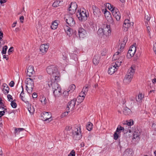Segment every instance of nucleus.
Instances as JSON below:
<instances>
[{
	"label": "nucleus",
	"mask_w": 156,
	"mask_h": 156,
	"mask_svg": "<svg viewBox=\"0 0 156 156\" xmlns=\"http://www.w3.org/2000/svg\"><path fill=\"white\" fill-rule=\"evenodd\" d=\"M24 130V129L23 128H16L15 130V133L18 134L20 131H23Z\"/></svg>",
	"instance_id": "nucleus-44"
},
{
	"label": "nucleus",
	"mask_w": 156,
	"mask_h": 156,
	"mask_svg": "<svg viewBox=\"0 0 156 156\" xmlns=\"http://www.w3.org/2000/svg\"><path fill=\"white\" fill-rule=\"evenodd\" d=\"M139 133L136 132V131H135L133 133V139H136L137 140H138L139 139Z\"/></svg>",
	"instance_id": "nucleus-35"
},
{
	"label": "nucleus",
	"mask_w": 156,
	"mask_h": 156,
	"mask_svg": "<svg viewBox=\"0 0 156 156\" xmlns=\"http://www.w3.org/2000/svg\"><path fill=\"white\" fill-rule=\"evenodd\" d=\"M58 25L57 21L55 20L52 23L51 27V29L55 30L57 28Z\"/></svg>",
	"instance_id": "nucleus-31"
},
{
	"label": "nucleus",
	"mask_w": 156,
	"mask_h": 156,
	"mask_svg": "<svg viewBox=\"0 0 156 156\" xmlns=\"http://www.w3.org/2000/svg\"><path fill=\"white\" fill-rule=\"evenodd\" d=\"M14 82L12 81L9 84V85L11 87H12L14 86Z\"/></svg>",
	"instance_id": "nucleus-54"
},
{
	"label": "nucleus",
	"mask_w": 156,
	"mask_h": 156,
	"mask_svg": "<svg viewBox=\"0 0 156 156\" xmlns=\"http://www.w3.org/2000/svg\"><path fill=\"white\" fill-rule=\"evenodd\" d=\"M121 55V53L119 51L116 52L113 55L112 58L113 60H115L119 58L120 57Z\"/></svg>",
	"instance_id": "nucleus-26"
},
{
	"label": "nucleus",
	"mask_w": 156,
	"mask_h": 156,
	"mask_svg": "<svg viewBox=\"0 0 156 156\" xmlns=\"http://www.w3.org/2000/svg\"><path fill=\"white\" fill-rule=\"evenodd\" d=\"M49 48V44H41L40 47V51L43 54L46 53L48 51Z\"/></svg>",
	"instance_id": "nucleus-15"
},
{
	"label": "nucleus",
	"mask_w": 156,
	"mask_h": 156,
	"mask_svg": "<svg viewBox=\"0 0 156 156\" xmlns=\"http://www.w3.org/2000/svg\"><path fill=\"white\" fill-rule=\"evenodd\" d=\"M8 55H4L3 56V58H5L6 60H7L8 59V58L7 57Z\"/></svg>",
	"instance_id": "nucleus-62"
},
{
	"label": "nucleus",
	"mask_w": 156,
	"mask_h": 156,
	"mask_svg": "<svg viewBox=\"0 0 156 156\" xmlns=\"http://www.w3.org/2000/svg\"><path fill=\"white\" fill-rule=\"evenodd\" d=\"M133 22H131L128 20H125L123 25V28L124 30L126 31L129 28L133 26Z\"/></svg>",
	"instance_id": "nucleus-11"
},
{
	"label": "nucleus",
	"mask_w": 156,
	"mask_h": 156,
	"mask_svg": "<svg viewBox=\"0 0 156 156\" xmlns=\"http://www.w3.org/2000/svg\"><path fill=\"white\" fill-rule=\"evenodd\" d=\"M71 128L70 126H67L66 127L65 130L67 131L71 129Z\"/></svg>",
	"instance_id": "nucleus-59"
},
{
	"label": "nucleus",
	"mask_w": 156,
	"mask_h": 156,
	"mask_svg": "<svg viewBox=\"0 0 156 156\" xmlns=\"http://www.w3.org/2000/svg\"><path fill=\"white\" fill-rule=\"evenodd\" d=\"M73 137L74 140H79L82 137L80 128H74L72 131Z\"/></svg>",
	"instance_id": "nucleus-4"
},
{
	"label": "nucleus",
	"mask_w": 156,
	"mask_h": 156,
	"mask_svg": "<svg viewBox=\"0 0 156 156\" xmlns=\"http://www.w3.org/2000/svg\"><path fill=\"white\" fill-rule=\"evenodd\" d=\"M152 127L153 129L156 131V122L153 124Z\"/></svg>",
	"instance_id": "nucleus-50"
},
{
	"label": "nucleus",
	"mask_w": 156,
	"mask_h": 156,
	"mask_svg": "<svg viewBox=\"0 0 156 156\" xmlns=\"http://www.w3.org/2000/svg\"><path fill=\"white\" fill-rule=\"evenodd\" d=\"M13 48L12 47H11L9 48L8 52V53L9 54H10L9 53L12 51L13 50Z\"/></svg>",
	"instance_id": "nucleus-53"
},
{
	"label": "nucleus",
	"mask_w": 156,
	"mask_h": 156,
	"mask_svg": "<svg viewBox=\"0 0 156 156\" xmlns=\"http://www.w3.org/2000/svg\"><path fill=\"white\" fill-rule=\"evenodd\" d=\"M123 112L124 115H130L132 114L131 110L127 107H126L124 108Z\"/></svg>",
	"instance_id": "nucleus-25"
},
{
	"label": "nucleus",
	"mask_w": 156,
	"mask_h": 156,
	"mask_svg": "<svg viewBox=\"0 0 156 156\" xmlns=\"http://www.w3.org/2000/svg\"><path fill=\"white\" fill-rule=\"evenodd\" d=\"M21 87L22 89V91L20 95V98L23 101H25V98L24 96V93L23 92V88L22 85H21Z\"/></svg>",
	"instance_id": "nucleus-39"
},
{
	"label": "nucleus",
	"mask_w": 156,
	"mask_h": 156,
	"mask_svg": "<svg viewBox=\"0 0 156 156\" xmlns=\"http://www.w3.org/2000/svg\"><path fill=\"white\" fill-rule=\"evenodd\" d=\"M37 95L35 93H34L32 95V97L33 98H36L37 97Z\"/></svg>",
	"instance_id": "nucleus-56"
},
{
	"label": "nucleus",
	"mask_w": 156,
	"mask_h": 156,
	"mask_svg": "<svg viewBox=\"0 0 156 156\" xmlns=\"http://www.w3.org/2000/svg\"><path fill=\"white\" fill-rule=\"evenodd\" d=\"M6 110H4L2 111H0V118L2 117V116L4 115L5 113V111Z\"/></svg>",
	"instance_id": "nucleus-49"
},
{
	"label": "nucleus",
	"mask_w": 156,
	"mask_h": 156,
	"mask_svg": "<svg viewBox=\"0 0 156 156\" xmlns=\"http://www.w3.org/2000/svg\"><path fill=\"white\" fill-rule=\"evenodd\" d=\"M104 35H105L107 38L111 35V31L110 27L108 25H105L104 27Z\"/></svg>",
	"instance_id": "nucleus-12"
},
{
	"label": "nucleus",
	"mask_w": 156,
	"mask_h": 156,
	"mask_svg": "<svg viewBox=\"0 0 156 156\" xmlns=\"http://www.w3.org/2000/svg\"><path fill=\"white\" fill-rule=\"evenodd\" d=\"M88 16V13L84 9L78 10L76 13L77 17L81 21H85L87 19Z\"/></svg>",
	"instance_id": "nucleus-2"
},
{
	"label": "nucleus",
	"mask_w": 156,
	"mask_h": 156,
	"mask_svg": "<svg viewBox=\"0 0 156 156\" xmlns=\"http://www.w3.org/2000/svg\"><path fill=\"white\" fill-rule=\"evenodd\" d=\"M26 84V89L29 94H31L33 91V89L34 87L33 79L28 78L25 81Z\"/></svg>",
	"instance_id": "nucleus-3"
},
{
	"label": "nucleus",
	"mask_w": 156,
	"mask_h": 156,
	"mask_svg": "<svg viewBox=\"0 0 156 156\" xmlns=\"http://www.w3.org/2000/svg\"><path fill=\"white\" fill-rule=\"evenodd\" d=\"M53 90V93L55 97H59L62 94L61 89V88H58L57 90Z\"/></svg>",
	"instance_id": "nucleus-24"
},
{
	"label": "nucleus",
	"mask_w": 156,
	"mask_h": 156,
	"mask_svg": "<svg viewBox=\"0 0 156 156\" xmlns=\"http://www.w3.org/2000/svg\"><path fill=\"white\" fill-rule=\"evenodd\" d=\"M34 67L32 66H30L28 67L27 70V75L30 77L31 75L34 73Z\"/></svg>",
	"instance_id": "nucleus-23"
},
{
	"label": "nucleus",
	"mask_w": 156,
	"mask_h": 156,
	"mask_svg": "<svg viewBox=\"0 0 156 156\" xmlns=\"http://www.w3.org/2000/svg\"><path fill=\"white\" fill-rule=\"evenodd\" d=\"M3 36V33L0 32V39L1 40L2 37Z\"/></svg>",
	"instance_id": "nucleus-63"
},
{
	"label": "nucleus",
	"mask_w": 156,
	"mask_h": 156,
	"mask_svg": "<svg viewBox=\"0 0 156 156\" xmlns=\"http://www.w3.org/2000/svg\"><path fill=\"white\" fill-rule=\"evenodd\" d=\"M152 82L153 83H156V79L155 78L153 79L152 80Z\"/></svg>",
	"instance_id": "nucleus-64"
},
{
	"label": "nucleus",
	"mask_w": 156,
	"mask_h": 156,
	"mask_svg": "<svg viewBox=\"0 0 156 156\" xmlns=\"http://www.w3.org/2000/svg\"><path fill=\"white\" fill-rule=\"evenodd\" d=\"M126 156H133V153L132 150L130 149H127L125 151Z\"/></svg>",
	"instance_id": "nucleus-29"
},
{
	"label": "nucleus",
	"mask_w": 156,
	"mask_h": 156,
	"mask_svg": "<svg viewBox=\"0 0 156 156\" xmlns=\"http://www.w3.org/2000/svg\"><path fill=\"white\" fill-rule=\"evenodd\" d=\"M125 124L128 126V129H129L130 126L133 124V121L132 120H130L129 121H126Z\"/></svg>",
	"instance_id": "nucleus-40"
},
{
	"label": "nucleus",
	"mask_w": 156,
	"mask_h": 156,
	"mask_svg": "<svg viewBox=\"0 0 156 156\" xmlns=\"http://www.w3.org/2000/svg\"><path fill=\"white\" fill-rule=\"evenodd\" d=\"M99 58L97 56H94L93 59V62L95 65H97L99 63Z\"/></svg>",
	"instance_id": "nucleus-33"
},
{
	"label": "nucleus",
	"mask_w": 156,
	"mask_h": 156,
	"mask_svg": "<svg viewBox=\"0 0 156 156\" xmlns=\"http://www.w3.org/2000/svg\"><path fill=\"white\" fill-rule=\"evenodd\" d=\"M125 46V44H121L120 45V51H121V49H122Z\"/></svg>",
	"instance_id": "nucleus-58"
},
{
	"label": "nucleus",
	"mask_w": 156,
	"mask_h": 156,
	"mask_svg": "<svg viewBox=\"0 0 156 156\" xmlns=\"http://www.w3.org/2000/svg\"><path fill=\"white\" fill-rule=\"evenodd\" d=\"M28 110L29 112L31 114H33V113L34 112V110L33 109L32 110H31V108H28Z\"/></svg>",
	"instance_id": "nucleus-52"
},
{
	"label": "nucleus",
	"mask_w": 156,
	"mask_h": 156,
	"mask_svg": "<svg viewBox=\"0 0 156 156\" xmlns=\"http://www.w3.org/2000/svg\"><path fill=\"white\" fill-rule=\"evenodd\" d=\"M121 62L120 61V62H118L117 63L115 62V64H113L108 69V73L111 75L113 74L116 71L119 66L121 65Z\"/></svg>",
	"instance_id": "nucleus-6"
},
{
	"label": "nucleus",
	"mask_w": 156,
	"mask_h": 156,
	"mask_svg": "<svg viewBox=\"0 0 156 156\" xmlns=\"http://www.w3.org/2000/svg\"><path fill=\"white\" fill-rule=\"evenodd\" d=\"M6 2V0H0V3L2 4L3 3H5Z\"/></svg>",
	"instance_id": "nucleus-61"
},
{
	"label": "nucleus",
	"mask_w": 156,
	"mask_h": 156,
	"mask_svg": "<svg viewBox=\"0 0 156 156\" xmlns=\"http://www.w3.org/2000/svg\"><path fill=\"white\" fill-rule=\"evenodd\" d=\"M69 92H68V91H65L63 92V94L64 95H68Z\"/></svg>",
	"instance_id": "nucleus-55"
},
{
	"label": "nucleus",
	"mask_w": 156,
	"mask_h": 156,
	"mask_svg": "<svg viewBox=\"0 0 156 156\" xmlns=\"http://www.w3.org/2000/svg\"><path fill=\"white\" fill-rule=\"evenodd\" d=\"M54 80H53V81ZM58 81L56 80H55L54 81H52V80L49 81L48 83V86L49 87H51L53 90H57L58 88H61L59 85L57 83V82Z\"/></svg>",
	"instance_id": "nucleus-9"
},
{
	"label": "nucleus",
	"mask_w": 156,
	"mask_h": 156,
	"mask_svg": "<svg viewBox=\"0 0 156 156\" xmlns=\"http://www.w3.org/2000/svg\"><path fill=\"white\" fill-rule=\"evenodd\" d=\"M106 6L108 8L112 11H112L113 10H115V9H116L115 8V7H113V6L111 4L109 3H107L106 5Z\"/></svg>",
	"instance_id": "nucleus-36"
},
{
	"label": "nucleus",
	"mask_w": 156,
	"mask_h": 156,
	"mask_svg": "<svg viewBox=\"0 0 156 156\" xmlns=\"http://www.w3.org/2000/svg\"><path fill=\"white\" fill-rule=\"evenodd\" d=\"M51 117V115L50 113L44 112L41 114V120L44 121L48 120V121L50 122L52 120Z\"/></svg>",
	"instance_id": "nucleus-7"
},
{
	"label": "nucleus",
	"mask_w": 156,
	"mask_h": 156,
	"mask_svg": "<svg viewBox=\"0 0 156 156\" xmlns=\"http://www.w3.org/2000/svg\"><path fill=\"white\" fill-rule=\"evenodd\" d=\"M63 2V0H55L53 3L52 6L55 7L60 5V3Z\"/></svg>",
	"instance_id": "nucleus-28"
},
{
	"label": "nucleus",
	"mask_w": 156,
	"mask_h": 156,
	"mask_svg": "<svg viewBox=\"0 0 156 156\" xmlns=\"http://www.w3.org/2000/svg\"><path fill=\"white\" fill-rule=\"evenodd\" d=\"M16 100H14L11 101V105L12 108H16L17 107V104L16 103Z\"/></svg>",
	"instance_id": "nucleus-45"
},
{
	"label": "nucleus",
	"mask_w": 156,
	"mask_h": 156,
	"mask_svg": "<svg viewBox=\"0 0 156 156\" xmlns=\"http://www.w3.org/2000/svg\"><path fill=\"white\" fill-rule=\"evenodd\" d=\"M89 88V86L88 85H86L83 88L82 91L85 93L86 94L87 93V92L88 90V88Z\"/></svg>",
	"instance_id": "nucleus-41"
},
{
	"label": "nucleus",
	"mask_w": 156,
	"mask_h": 156,
	"mask_svg": "<svg viewBox=\"0 0 156 156\" xmlns=\"http://www.w3.org/2000/svg\"><path fill=\"white\" fill-rule=\"evenodd\" d=\"M7 46L6 45L5 46L2 48V54H5L6 53L7 49Z\"/></svg>",
	"instance_id": "nucleus-46"
},
{
	"label": "nucleus",
	"mask_w": 156,
	"mask_h": 156,
	"mask_svg": "<svg viewBox=\"0 0 156 156\" xmlns=\"http://www.w3.org/2000/svg\"><path fill=\"white\" fill-rule=\"evenodd\" d=\"M66 22L71 27L73 26L75 23L73 19L70 16H68L66 19Z\"/></svg>",
	"instance_id": "nucleus-17"
},
{
	"label": "nucleus",
	"mask_w": 156,
	"mask_h": 156,
	"mask_svg": "<svg viewBox=\"0 0 156 156\" xmlns=\"http://www.w3.org/2000/svg\"><path fill=\"white\" fill-rule=\"evenodd\" d=\"M104 30L103 28H99L98 31V35H104V32L103 30Z\"/></svg>",
	"instance_id": "nucleus-42"
},
{
	"label": "nucleus",
	"mask_w": 156,
	"mask_h": 156,
	"mask_svg": "<svg viewBox=\"0 0 156 156\" xmlns=\"http://www.w3.org/2000/svg\"><path fill=\"white\" fill-rule=\"evenodd\" d=\"M150 29V28L149 27H147V32H148L150 36V31H149Z\"/></svg>",
	"instance_id": "nucleus-60"
},
{
	"label": "nucleus",
	"mask_w": 156,
	"mask_h": 156,
	"mask_svg": "<svg viewBox=\"0 0 156 156\" xmlns=\"http://www.w3.org/2000/svg\"><path fill=\"white\" fill-rule=\"evenodd\" d=\"M78 34L80 38H83L86 35V30L82 28H79L78 29Z\"/></svg>",
	"instance_id": "nucleus-18"
},
{
	"label": "nucleus",
	"mask_w": 156,
	"mask_h": 156,
	"mask_svg": "<svg viewBox=\"0 0 156 156\" xmlns=\"http://www.w3.org/2000/svg\"><path fill=\"white\" fill-rule=\"evenodd\" d=\"M86 94L82 91L80 94L77 97L76 99L78 103H81L83 101L86 95Z\"/></svg>",
	"instance_id": "nucleus-20"
},
{
	"label": "nucleus",
	"mask_w": 156,
	"mask_h": 156,
	"mask_svg": "<svg viewBox=\"0 0 156 156\" xmlns=\"http://www.w3.org/2000/svg\"><path fill=\"white\" fill-rule=\"evenodd\" d=\"M117 133L118 132L116 131L114 134V139L115 140H117L120 136V134Z\"/></svg>",
	"instance_id": "nucleus-43"
},
{
	"label": "nucleus",
	"mask_w": 156,
	"mask_h": 156,
	"mask_svg": "<svg viewBox=\"0 0 156 156\" xmlns=\"http://www.w3.org/2000/svg\"><path fill=\"white\" fill-rule=\"evenodd\" d=\"M77 7V5L75 2H72L70 4L68 8L69 13L71 14H74Z\"/></svg>",
	"instance_id": "nucleus-8"
},
{
	"label": "nucleus",
	"mask_w": 156,
	"mask_h": 156,
	"mask_svg": "<svg viewBox=\"0 0 156 156\" xmlns=\"http://www.w3.org/2000/svg\"><path fill=\"white\" fill-rule=\"evenodd\" d=\"M24 17L23 16H21L20 17V22L23 23V20H24Z\"/></svg>",
	"instance_id": "nucleus-57"
},
{
	"label": "nucleus",
	"mask_w": 156,
	"mask_h": 156,
	"mask_svg": "<svg viewBox=\"0 0 156 156\" xmlns=\"http://www.w3.org/2000/svg\"><path fill=\"white\" fill-rule=\"evenodd\" d=\"M8 100L9 101H10V100H13L12 98V96L10 94H8L7 96Z\"/></svg>",
	"instance_id": "nucleus-51"
},
{
	"label": "nucleus",
	"mask_w": 156,
	"mask_h": 156,
	"mask_svg": "<svg viewBox=\"0 0 156 156\" xmlns=\"http://www.w3.org/2000/svg\"><path fill=\"white\" fill-rule=\"evenodd\" d=\"M92 8L94 14L93 19L94 20L99 19L101 15V12L100 9L95 5H93Z\"/></svg>",
	"instance_id": "nucleus-5"
},
{
	"label": "nucleus",
	"mask_w": 156,
	"mask_h": 156,
	"mask_svg": "<svg viewBox=\"0 0 156 156\" xmlns=\"http://www.w3.org/2000/svg\"><path fill=\"white\" fill-rule=\"evenodd\" d=\"M46 70L47 73L51 75V77H53L52 78L53 80L54 78V80H59L60 75L56 67L54 66L51 65L48 66Z\"/></svg>",
	"instance_id": "nucleus-1"
},
{
	"label": "nucleus",
	"mask_w": 156,
	"mask_h": 156,
	"mask_svg": "<svg viewBox=\"0 0 156 156\" xmlns=\"http://www.w3.org/2000/svg\"><path fill=\"white\" fill-rule=\"evenodd\" d=\"M76 86L74 84H72L70 85L68 89V92L71 93L73 92L75 89Z\"/></svg>",
	"instance_id": "nucleus-32"
},
{
	"label": "nucleus",
	"mask_w": 156,
	"mask_h": 156,
	"mask_svg": "<svg viewBox=\"0 0 156 156\" xmlns=\"http://www.w3.org/2000/svg\"><path fill=\"white\" fill-rule=\"evenodd\" d=\"M133 77L126 74L123 80V82L125 84H129L131 81Z\"/></svg>",
	"instance_id": "nucleus-19"
},
{
	"label": "nucleus",
	"mask_w": 156,
	"mask_h": 156,
	"mask_svg": "<svg viewBox=\"0 0 156 156\" xmlns=\"http://www.w3.org/2000/svg\"><path fill=\"white\" fill-rule=\"evenodd\" d=\"M75 152L74 150H72L70 153L68 155V156H75Z\"/></svg>",
	"instance_id": "nucleus-48"
},
{
	"label": "nucleus",
	"mask_w": 156,
	"mask_h": 156,
	"mask_svg": "<svg viewBox=\"0 0 156 156\" xmlns=\"http://www.w3.org/2000/svg\"><path fill=\"white\" fill-rule=\"evenodd\" d=\"M92 124L90 122H88L86 126V128L87 130L89 131H91L92 129Z\"/></svg>",
	"instance_id": "nucleus-38"
},
{
	"label": "nucleus",
	"mask_w": 156,
	"mask_h": 156,
	"mask_svg": "<svg viewBox=\"0 0 156 156\" xmlns=\"http://www.w3.org/2000/svg\"><path fill=\"white\" fill-rule=\"evenodd\" d=\"M144 97V95L141 93H139L138 96L136 97V100L137 102H140Z\"/></svg>",
	"instance_id": "nucleus-34"
},
{
	"label": "nucleus",
	"mask_w": 156,
	"mask_h": 156,
	"mask_svg": "<svg viewBox=\"0 0 156 156\" xmlns=\"http://www.w3.org/2000/svg\"><path fill=\"white\" fill-rule=\"evenodd\" d=\"M77 100L76 98H74L71 100L69 103V104L67 105V109L68 110H73L76 104V102Z\"/></svg>",
	"instance_id": "nucleus-13"
},
{
	"label": "nucleus",
	"mask_w": 156,
	"mask_h": 156,
	"mask_svg": "<svg viewBox=\"0 0 156 156\" xmlns=\"http://www.w3.org/2000/svg\"><path fill=\"white\" fill-rule=\"evenodd\" d=\"M119 131H122L125 133H127L128 132L129 133H131V131L129 129H128L127 130L125 129L123 127H122L120 125H119L116 129V131L117 132H119Z\"/></svg>",
	"instance_id": "nucleus-22"
},
{
	"label": "nucleus",
	"mask_w": 156,
	"mask_h": 156,
	"mask_svg": "<svg viewBox=\"0 0 156 156\" xmlns=\"http://www.w3.org/2000/svg\"><path fill=\"white\" fill-rule=\"evenodd\" d=\"M41 101L43 105H45L47 103L46 98L44 96H41Z\"/></svg>",
	"instance_id": "nucleus-37"
},
{
	"label": "nucleus",
	"mask_w": 156,
	"mask_h": 156,
	"mask_svg": "<svg viewBox=\"0 0 156 156\" xmlns=\"http://www.w3.org/2000/svg\"><path fill=\"white\" fill-rule=\"evenodd\" d=\"M136 67L135 65H132L129 69L126 74L133 77L135 72Z\"/></svg>",
	"instance_id": "nucleus-16"
},
{
	"label": "nucleus",
	"mask_w": 156,
	"mask_h": 156,
	"mask_svg": "<svg viewBox=\"0 0 156 156\" xmlns=\"http://www.w3.org/2000/svg\"><path fill=\"white\" fill-rule=\"evenodd\" d=\"M104 14L105 18L107 21L110 23L112 22V19L109 12L107 11H105Z\"/></svg>",
	"instance_id": "nucleus-21"
},
{
	"label": "nucleus",
	"mask_w": 156,
	"mask_h": 156,
	"mask_svg": "<svg viewBox=\"0 0 156 156\" xmlns=\"http://www.w3.org/2000/svg\"><path fill=\"white\" fill-rule=\"evenodd\" d=\"M136 51V48L133 45L131 46L129 50L127 53V57L129 58L133 57Z\"/></svg>",
	"instance_id": "nucleus-10"
},
{
	"label": "nucleus",
	"mask_w": 156,
	"mask_h": 156,
	"mask_svg": "<svg viewBox=\"0 0 156 156\" xmlns=\"http://www.w3.org/2000/svg\"><path fill=\"white\" fill-rule=\"evenodd\" d=\"M114 16L117 21L120 20L121 18V14L117 9L113 10L112 12Z\"/></svg>",
	"instance_id": "nucleus-14"
},
{
	"label": "nucleus",
	"mask_w": 156,
	"mask_h": 156,
	"mask_svg": "<svg viewBox=\"0 0 156 156\" xmlns=\"http://www.w3.org/2000/svg\"><path fill=\"white\" fill-rule=\"evenodd\" d=\"M68 110L66 108V111L65 112L63 113L62 115V116L63 117L66 116L68 115V113L69 112Z\"/></svg>",
	"instance_id": "nucleus-47"
},
{
	"label": "nucleus",
	"mask_w": 156,
	"mask_h": 156,
	"mask_svg": "<svg viewBox=\"0 0 156 156\" xmlns=\"http://www.w3.org/2000/svg\"><path fill=\"white\" fill-rule=\"evenodd\" d=\"M64 30L66 34L70 36L71 34L72 29L67 26L64 27Z\"/></svg>",
	"instance_id": "nucleus-30"
},
{
	"label": "nucleus",
	"mask_w": 156,
	"mask_h": 156,
	"mask_svg": "<svg viewBox=\"0 0 156 156\" xmlns=\"http://www.w3.org/2000/svg\"><path fill=\"white\" fill-rule=\"evenodd\" d=\"M4 87L3 91L4 93L5 94H7L9 93V87L5 83H4L3 85Z\"/></svg>",
	"instance_id": "nucleus-27"
}]
</instances>
